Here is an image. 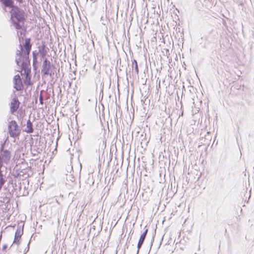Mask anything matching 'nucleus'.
Masks as SVG:
<instances>
[{
    "mask_svg": "<svg viewBox=\"0 0 254 254\" xmlns=\"http://www.w3.org/2000/svg\"><path fill=\"white\" fill-rule=\"evenodd\" d=\"M112 160H112V159L109 160V161L108 162V164L109 165L110 164V163H111L112 162Z\"/></svg>",
    "mask_w": 254,
    "mask_h": 254,
    "instance_id": "38",
    "label": "nucleus"
},
{
    "mask_svg": "<svg viewBox=\"0 0 254 254\" xmlns=\"http://www.w3.org/2000/svg\"><path fill=\"white\" fill-rule=\"evenodd\" d=\"M177 161H178V160H176V163H175L176 164L177 163Z\"/></svg>",
    "mask_w": 254,
    "mask_h": 254,
    "instance_id": "50",
    "label": "nucleus"
},
{
    "mask_svg": "<svg viewBox=\"0 0 254 254\" xmlns=\"http://www.w3.org/2000/svg\"><path fill=\"white\" fill-rule=\"evenodd\" d=\"M14 88L17 91L22 90L23 88V85L19 74H17L13 78Z\"/></svg>",
    "mask_w": 254,
    "mask_h": 254,
    "instance_id": "7",
    "label": "nucleus"
},
{
    "mask_svg": "<svg viewBox=\"0 0 254 254\" xmlns=\"http://www.w3.org/2000/svg\"><path fill=\"white\" fill-rule=\"evenodd\" d=\"M39 54V51H34L32 52L33 59L35 60V59H37V57Z\"/></svg>",
    "mask_w": 254,
    "mask_h": 254,
    "instance_id": "26",
    "label": "nucleus"
},
{
    "mask_svg": "<svg viewBox=\"0 0 254 254\" xmlns=\"http://www.w3.org/2000/svg\"><path fill=\"white\" fill-rule=\"evenodd\" d=\"M149 161H150V162H149V163L150 164V165L151 167H153V163H154V160L153 159H152V160H149Z\"/></svg>",
    "mask_w": 254,
    "mask_h": 254,
    "instance_id": "32",
    "label": "nucleus"
},
{
    "mask_svg": "<svg viewBox=\"0 0 254 254\" xmlns=\"http://www.w3.org/2000/svg\"><path fill=\"white\" fill-rule=\"evenodd\" d=\"M19 33H20V35H22V32H19Z\"/></svg>",
    "mask_w": 254,
    "mask_h": 254,
    "instance_id": "47",
    "label": "nucleus"
},
{
    "mask_svg": "<svg viewBox=\"0 0 254 254\" xmlns=\"http://www.w3.org/2000/svg\"><path fill=\"white\" fill-rule=\"evenodd\" d=\"M33 234L31 236L29 242H28V243L27 244V247L25 249L24 251V254H26L29 250V246H30V244L31 243V239L33 236Z\"/></svg>",
    "mask_w": 254,
    "mask_h": 254,
    "instance_id": "20",
    "label": "nucleus"
},
{
    "mask_svg": "<svg viewBox=\"0 0 254 254\" xmlns=\"http://www.w3.org/2000/svg\"><path fill=\"white\" fill-rule=\"evenodd\" d=\"M10 13V19L15 28L17 30L22 29L26 20L23 10L20 9L17 6H14L12 7Z\"/></svg>",
    "mask_w": 254,
    "mask_h": 254,
    "instance_id": "2",
    "label": "nucleus"
},
{
    "mask_svg": "<svg viewBox=\"0 0 254 254\" xmlns=\"http://www.w3.org/2000/svg\"><path fill=\"white\" fill-rule=\"evenodd\" d=\"M132 72L136 75L138 74L139 69L137 61L135 60L132 61Z\"/></svg>",
    "mask_w": 254,
    "mask_h": 254,
    "instance_id": "15",
    "label": "nucleus"
},
{
    "mask_svg": "<svg viewBox=\"0 0 254 254\" xmlns=\"http://www.w3.org/2000/svg\"><path fill=\"white\" fill-rule=\"evenodd\" d=\"M37 64H38L37 59H35V60L34 59H33V68L35 70H36V68H37Z\"/></svg>",
    "mask_w": 254,
    "mask_h": 254,
    "instance_id": "23",
    "label": "nucleus"
},
{
    "mask_svg": "<svg viewBox=\"0 0 254 254\" xmlns=\"http://www.w3.org/2000/svg\"><path fill=\"white\" fill-rule=\"evenodd\" d=\"M20 50L16 52V57L15 62L18 66L21 67V69L27 73L30 71L28 66L30 64L29 55L31 50L32 45L30 38H26L25 43L19 45Z\"/></svg>",
    "mask_w": 254,
    "mask_h": 254,
    "instance_id": "1",
    "label": "nucleus"
},
{
    "mask_svg": "<svg viewBox=\"0 0 254 254\" xmlns=\"http://www.w3.org/2000/svg\"><path fill=\"white\" fill-rule=\"evenodd\" d=\"M125 160H114L113 164L114 166H119V163L121 162L122 165Z\"/></svg>",
    "mask_w": 254,
    "mask_h": 254,
    "instance_id": "21",
    "label": "nucleus"
},
{
    "mask_svg": "<svg viewBox=\"0 0 254 254\" xmlns=\"http://www.w3.org/2000/svg\"><path fill=\"white\" fill-rule=\"evenodd\" d=\"M2 161V160H0V172H2L1 170V167L3 165V162ZM3 162L7 164L8 162H9V160H3Z\"/></svg>",
    "mask_w": 254,
    "mask_h": 254,
    "instance_id": "25",
    "label": "nucleus"
},
{
    "mask_svg": "<svg viewBox=\"0 0 254 254\" xmlns=\"http://www.w3.org/2000/svg\"><path fill=\"white\" fill-rule=\"evenodd\" d=\"M225 233L227 232V229H225Z\"/></svg>",
    "mask_w": 254,
    "mask_h": 254,
    "instance_id": "49",
    "label": "nucleus"
},
{
    "mask_svg": "<svg viewBox=\"0 0 254 254\" xmlns=\"http://www.w3.org/2000/svg\"><path fill=\"white\" fill-rule=\"evenodd\" d=\"M19 184H20L19 189L21 190V187H22V186H21V183L20 182Z\"/></svg>",
    "mask_w": 254,
    "mask_h": 254,
    "instance_id": "39",
    "label": "nucleus"
},
{
    "mask_svg": "<svg viewBox=\"0 0 254 254\" xmlns=\"http://www.w3.org/2000/svg\"><path fill=\"white\" fill-rule=\"evenodd\" d=\"M140 160H125L126 162L128 164L130 163H133L134 167L136 165L137 168L140 166Z\"/></svg>",
    "mask_w": 254,
    "mask_h": 254,
    "instance_id": "17",
    "label": "nucleus"
},
{
    "mask_svg": "<svg viewBox=\"0 0 254 254\" xmlns=\"http://www.w3.org/2000/svg\"><path fill=\"white\" fill-rule=\"evenodd\" d=\"M24 131L27 133H32L34 131V129L33 127V124L30 120H28L27 122L26 128L25 129Z\"/></svg>",
    "mask_w": 254,
    "mask_h": 254,
    "instance_id": "14",
    "label": "nucleus"
},
{
    "mask_svg": "<svg viewBox=\"0 0 254 254\" xmlns=\"http://www.w3.org/2000/svg\"><path fill=\"white\" fill-rule=\"evenodd\" d=\"M142 163H143V167L146 168H147V162H144L142 161Z\"/></svg>",
    "mask_w": 254,
    "mask_h": 254,
    "instance_id": "33",
    "label": "nucleus"
},
{
    "mask_svg": "<svg viewBox=\"0 0 254 254\" xmlns=\"http://www.w3.org/2000/svg\"><path fill=\"white\" fill-rule=\"evenodd\" d=\"M39 102H40V103L41 104V105H43V98L41 96V95H40V96L39 97Z\"/></svg>",
    "mask_w": 254,
    "mask_h": 254,
    "instance_id": "30",
    "label": "nucleus"
},
{
    "mask_svg": "<svg viewBox=\"0 0 254 254\" xmlns=\"http://www.w3.org/2000/svg\"><path fill=\"white\" fill-rule=\"evenodd\" d=\"M195 162L194 166H192V169L195 170H200V169H204V166L206 164V161L205 160H191V164L193 165V163Z\"/></svg>",
    "mask_w": 254,
    "mask_h": 254,
    "instance_id": "8",
    "label": "nucleus"
},
{
    "mask_svg": "<svg viewBox=\"0 0 254 254\" xmlns=\"http://www.w3.org/2000/svg\"><path fill=\"white\" fill-rule=\"evenodd\" d=\"M0 1L3 4L4 7H8L12 8V7L14 6L13 5V1L12 0H0Z\"/></svg>",
    "mask_w": 254,
    "mask_h": 254,
    "instance_id": "13",
    "label": "nucleus"
},
{
    "mask_svg": "<svg viewBox=\"0 0 254 254\" xmlns=\"http://www.w3.org/2000/svg\"><path fill=\"white\" fill-rule=\"evenodd\" d=\"M187 160H186V161H185V159H183V163L185 164V166H186V165H187Z\"/></svg>",
    "mask_w": 254,
    "mask_h": 254,
    "instance_id": "35",
    "label": "nucleus"
},
{
    "mask_svg": "<svg viewBox=\"0 0 254 254\" xmlns=\"http://www.w3.org/2000/svg\"><path fill=\"white\" fill-rule=\"evenodd\" d=\"M201 173H200V174L199 175V176H198V177L197 178V180H198L199 179V178L201 177Z\"/></svg>",
    "mask_w": 254,
    "mask_h": 254,
    "instance_id": "37",
    "label": "nucleus"
},
{
    "mask_svg": "<svg viewBox=\"0 0 254 254\" xmlns=\"http://www.w3.org/2000/svg\"><path fill=\"white\" fill-rule=\"evenodd\" d=\"M20 102L18 100V97L15 96L11 100L10 103V110L11 114H14L16 112L20 105Z\"/></svg>",
    "mask_w": 254,
    "mask_h": 254,
    "instance_id": "6",
    "label": "nucleus"
},
{
    "mask_svg": "<svg viewBox=\"0 0 254 254\" xmlns=\"http://www.w3.org/2000/svg\"><path fill=\"white\" fill-rule=\"evenodd\" d=\"M44 159L40 160V162L42 163L43 162Z\"/></svg>",
    "mask_w": 254,
    "mask_h": 254,
    "instance_id": "41",
    "label": "nucleus"
},
{
    "mask_svg": "<svg viewBox=\"0 0 254 254\" xmlns=\"http://www.w3.org/2000/svg\"><path fill=\"white\" fill-rule=\"evenodd\" d=\"M233 226L234 228H236L237 231L239 230V226L238 224L235 223L233 225Z\"/></svg>",
    "mask_w": 254,
    "mask_h": 254,
    "instance_id": "31",
    "label": "nucleus"
},
{
    "mask_svg": "<svg viewBox=\"0 0 254 254\" xmlns=\"http://www.w3.org/2000/svg\"><path fill=\"white\" fill-rule=\"evenodd\" d=\"M5 183L4 177L2 173V172H0V190Z\"/></svg>",
    "mask_w": 254,
    "mask_h": 254,
    "instance_id": "18",
    "label": "nucleus"
},
{
    "mask_svg": "<svg viewBox=\"0 0 254 254\" xmlns=\"http://www.w3.org/2000/svg\"><path fill=\"white\" fill-rule=\"evenodd\" d=\"M171 159L168 160L169 164H170V163H171Z\"/></svg>",
    "mask_w": 254,
    "mask_h": 254,
    "instance_id": "44",
    "label": "nucleus"
},
{
    "mask_svg": "<svg viewBox=\"0 0 254 254\" xmlns=\"http://www.w3.org/2000/svg\"><path fill=\"white\" fill-rule=\"evenodd\" d=\"M113 167V171H115L116 173H117L119 169V166H116L114 165Z\"/></svg>",
    "mask_w": 254,
    "mask_h": 254,
    "instance_id": "27",
    "label": "nucleus"
},
{
    "mask_svg": "<svg viewBox=\"0 0 254 254\" xmlns=\"http://www.w3.org/2000/svg\"><path fill=\"white\" fill-rule=\"evenodd\" d=\"M24 190H25V189H26V186H24Z\"/></svg>",
    "mask_w": 254,
    "mask_h": 254,
    "instance_id": "48",
    "label": "nucleus"
},
{
    "mask_svg": "<svg viewBox=\"0 0 254 254\" xmlns=\"http://www.w3.org/2000/svg\"><path fill=\"white\" fill-rule=\"evenodd\" d=\"M7 248V245L5 244L3 246H2V250L3 251H5Z\"/></svg>",
    "mask_w": 254,
    "mask_h": 254,
    "instance_id": "34",
    "label": "nucleus"
},
{
    "mask_svg": "<svg viewBox=\"0 0 254 254\" xmlns=\"http://www.w3.org/2000/svg\"><path fill=\"white\" fill-rule=\"evenodd\" d=\"M175 160H176L175 159L172 160V164L174 163V162L175 161Z\"/></svg>",
    "mask_w": 254,
    "mask_h": 254,
    "instance_id": "42",
    "label": "nucleus"
},
{
    "mask_svg": "<svg viewBox=\"0 0 254 254\" xmlns=\"http://www.w3.org/2000/svg\"><path fill=\"white\" fill-rule=\"evenodd\" d=\"M8 129V132L11 137H17L20 134V131L18 129V125L15 121H11L9 123Z\"/></svg>",
    "mask_w": 254,
    "mask_h": 254,
    "instance_id": "3",
    "label": "nucleus"
},
{
    "mask_svg": "<svg viewBox=\"0 0 254 254\" xmlns=\"http://www.w3.org/2000/svg\"><path fill=\"white\" fill-rule=\"evenodd\" d=\"M155 234H156V230H154V234H153L152 238V239H151V245H152V243H153V242H154V237H155Z\"/></svg>",
    "mask_w": 254,
    "mask_h": 254,
    "instance_id": "28",
    "label": "nucleus"
},
{
    "mask_svg": "<svg viewBox=\"0 0 254 254\" xmlns=\"http://www.w3.org/2000/svg\"><path fill=\"white\" fill-rule=\"evenodd\" d=\"M17 1L22 3L23 2V0H16Z\"/></svg>",
    "mask_w": 254,
    "mask_h": 254,
    "instance_id": "36",
    "label": "nucleus"
},
{
    "mask_svg": "<svg viewBox=\"0 0 254 254\" xmlns=\"http://www.w3.org/2000/svg\"><path fill=\"white\" fill-rule=\"evenodd\" d=\"M191 166V167L192 168V166H194L195 165V162L194 163H193V165H192L191 164H190Z\"/></svg>",
    "mask_w": 254,
    "mask_h": 254,
    "instance_id": "40",
    "label": "nucleus"
},
{
    "mask_svg": "<svg viewBox=\"0 0 254 254\" xmlns=\"http://www.w3.org/2000/svg\"><path fill=\"white\" fill-rule=\"evenodd\" d=\"M55 68V67L52 63L47 59L45 58L42 65L41 74L42 77H45V73H47L48 72Z\"/></svg>",
    "mask_w": 254,
    "mask_h": 254,
    "instance_id": "4",
    "label": "nucleus"
},
{
    "mask_svg": "<svg viewBox=\"0 0 254 254\" xmlns=\"http://www.w3.org/2000/svg\"><path fill=\"white\" fill-rule=\"evenodd\" d=\"M55 74L54 69H52L50 71L48 72L47 73H45V77L46 76L49 75L51 78H52Z\"/></svg>",
    "mask_w": 254,
    "mask_h": 254,
    "instance_id": "22",
    "label": "nucleus"
},
{
    "mask_svg": "<svg viewBox=\"0 0 254 254\" xmlns=\"http://www.w3.org/2000/svg\"><path fill=\"white\" fill-rule=\"evenodd\" d=\"M179 142H182V143L184 142V140H183V137L181 134H180L179 136Z\"/></svg>",
    "mask_w": 254,
    "mask_h": 254,
    "instance_id": "29",
    "label": "nucleus"
},
{
    "mask_svg": "<svg viewBox=\"0 0 254 254\" xmlns=\"http://www.w3.org/2000/svg\"><path fill=\"white\" fill-rule=\"evenodd\" d=\"M93 228L94 229H95V226H93Z\"/></svg>",
    "mask_w": 254,
    "mask_h": 254,
    "instance_id": "46",
    "label": "nucleus"
},
{
    "mask_svg": "<svg viewBox=\"0 0 254 254\" xmlns=\"http://www.w3.org/2000/svg\"><path fill=\"white\" fill-rule=\"evenodd\" d=\"M32 175V172L31 170L30 169H23L17 174V177H19V179H22L23 184H24L26 183L28 184L29 181L28 179H26Z\"/></svg>",
    "mask_w": 254,
    "mask_h": 254,
    "instance_id": "5",
    "label": "nucleus"
},
{
    "mask_svg": "<svg viewBox=\"0 0 254 254\" xmlns=\"http://www.w3.org/2000/svg\"><path fill=\"white\" fill-rule=\"evenodd\" d=\"M39 53L40 54L41 58L44 59L47 54V48H46L45 45L39 46L38 47Z\"/></svg>",
    "mask_w": 254,
    "mask_h": 254,
    "instance_id": "12",
    "label": "nucleus"
},
{
    "mask_svg": "<svg viewBox=\"0 0 254 254\" xmlns=\"http://www.w3.org/2000/svg\"><path fill=\"white\" fill-rule=\"evenodd\" d=\"M24 226V223L22 221H21L20 223L18 224L17 228L15 233V235H16V237H21L23 235Z\"/></svg>",
    "mask_w": 254,
    "mask_h": 254,
    "instance_id": "11",
    "label": "nucleus"
},
{
    "mask_svg": "<svg viewBox=\"0 0 254 254\" xmlns=\"http://www.w3.org/2000/svg\"><path fill=\"white\" fill-rule=\"evenodd\" d=\"M148 233V229H146L145 231L141 234V235L140 236V238L139 239L137 245V252L136 254H138L139 250L141 248L142 245L143 244V243L144 242V240L145 239V238L146 237V235Z\"/></svg>",
    "mask_w": 254,
    "mask_h": 254,
    "instance_id": "9",
    "label": "nucleus"
},
{
    "mask_svg": "<svg viewBox=\"0 0 254 254\" xmlns=\"http://www.w3.org/2000/svg\"><path fill=\"white\" fill-rule=\"evenodd\" d=\"M51 160H45L43 164V168L44 169L46 166L48 167L49 163L51 162Z\"/></svg>",
    "mask_w": 254,
    "mask_h": 254,
    "instance_id": "24",
    "label": "nucleus"
},
{
    "mask_svg": "<svg viewBox=\"0 0 254 254\" xmlns=\"http://www.w3.org/2000/svg\"><path fill=\"white\" fill-rule=\"evenodd\" d=\"M4 143L1 144L0 148V159H10V152L7 150H4Z\"/></svg>",
    "mask_w": 254,
    "mask_h": 254,
    "instance_id": "10",
    "label": "nucleus"
},
{
    "mask_svg": "<svg viewBox=\"0 0 254 254\" xmlns=\"http://www.w3.org/2000/svg\"><path fill=\"white\" fill-rule=\"evenodd\" d=\"M19 42L20 43L21 42V38H19Z\"/></svg>",
    "mask_w": 254,
    "mask_h": 254,
    "instance_id": "45",
    "label": "nucleus"
},
{
    "mask_svg": "<svg viewBox=\"0 0 254 254\" xmlns=\"http://www.w3.org/2000/svg\"><path fill=\"white\" fill-rule=\"evenodd\" d=\"M17 160L16 163H17L19 161H21V160H19V159H17V160Z\"/></svg>",
    "mask_w": 254,
    "mask_h": 254,
    "instance_id": "43",
    "label": "nucleus"
},
{
    "mask_svg": "<svg viewBox=\"0 0 254 254\" xmlns=\"http://www.w3.org/2000/svg\"><path fill=\"white\" fill-rule=\"evenodd\" d=\"M140 144L142 147H146L147 145V143L148 141H146V134L144 135L143 134H141L140 135Z\"/></svg>",
    "mask_w": 254,
    "mask_h": 254,
    "instance_id": "16",
    "label": "nucleus"
},
{
    "mask_svg": "<svg viewBox=\"0 0 254 254\" xmlns=\"http://www.w3.org/2000/svg\"><path fill=\"white\" fill-rule=\"evenodd\" d=\"M20 239H21V237H16V235H14V240H13L12 245L16 244L17 246L19 245V244L20 243Z\"/></svg>",
    "mask_w": 254,
    "mask_h": 254,
    "instance_id": "19",
    "label": "nucleus"
}]
</instances>
